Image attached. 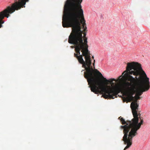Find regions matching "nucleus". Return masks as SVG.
Instances as JSON below:
<instances>
[{"label": "nucleus", "mask_w": 150, "mask_h": 150, "mask_svg": "<svg viewBox=\"0 0 150 150\" xmlns=\"http://www.w3.org/2000/svg\"><path fill=\"white\" fill-rule=\"evenodd\" d=\"M92 58H93V59H94V57H93V56H92Z\"/></svg>", "instance_id": "nucleus-15"}, {"label": "nucleus", "mask_w": 150, "mask_h": 150, "mask_svg": "<svg viewBox=\"0 0 150 150\" xmlns=\"http://www.w3.org/2000/svg\"><path fill=\"white\" fill-rule=\"evenodd\" d=\"M95 60H93V66H94V68H95L94 65H95Z\"/></svg>", "instance_id": "nucleus-14"}, {"label": "nucleus", "mask_w": 150, "mask_h": 150, "mask_svg": "<svg viewBox=\"0 0 150 150\" xmlns=\"http://www.w3.org/2000/svg\"><path fill=\"white\" fill-rule=\"evenodd\" d=\"M74 57H76L77 59L78 58V57H79V55H78V54H77L76 53L74 54Z\"/></svg>", "instance_id": "nucleus-12"}, {"label": "nucleus", "mask_w": 150, "mask_h": 150, "mask_svg": "<svg viewBox=\"0 0 150 150\" xmlns=\"http://www.w3.org/2000/svg\"><path fill=\"white\" fill-rule=\"evenodd\" d=\"M134 97V99L132 101H134V102H132L130 105L132 110V112H137V110L138 109L137 108L138 105L137 103V100H139L141 98L139 96L136 95V96Z\"/></svg>", "instance_id": "nucleus-9"}, {"label": "nucleus", "mask_w": 150, "mask_h": 150, "mask_svg": "<svg viewBox=\"0 0 150 150\" xmlns=\"http://www.w3.org/2000/svg\"><path fill=\"white\" fill-rule=\"evenodd\" d=\"M138 113H132L134 118L131 121L127 120L125 121L121 117H119L122 124V125L125 124L124 125L120 126L121 128L123 129L124 134L122 140L124 141V144H127L124 150H125L131 146L132 144V138L137 134V130L140 129L141 125L143 124V120L141 119L140 117L141 121L138 123Z\"/></svg>", "instance_id": "nucleus-3"}, {"label": "nucleus", "mask_w": 150, "mask_h": 150, "mask_svg": "<svg viewBox=\"0 0 150 150\" xmlns=\"http://www.w3.org/2000/svg\"><path fill=\"white\" fill-rule=\"evenodd\" d=\"M86 32H83V37L84 38L86 37Z\"/></svg>", "instance_id": "nucleus-13"}, {"label": "nucleus", "mask_w": 150, "mask_h": 150, "mask_svg": "<svg viewBox=\"0 0 150 150\" xmlns=\"http://www.w3.org/2000/svg\"><path fill=\"white\" fill-rule=\"evenodd\" d=\"M79 62L82 64V67L85 68L86 71L84 73V77L87 79L91 88V91L93 93L97 92L96 86L97 81L93 75L94 70L91 66V62L90 54L83 53V55H80L77 59Z\"/></svg>", "instance_id": "nucleus-4"}, {"label": "nucleus", "mask_w": 150, "mask_h": 150, "mask_svg": "<svg viewBox=\"0 0 150 150\" xmlns=\"http://www.w3.org/2000/svg\"><path fill=\"white\" fill-rule=\"evenodd\" d=\"M80 1H81V0H67L65 4L64 9Z\"/></svg>", "instance_id": "nucleus-10"}, {"label": "nucleus", "mask_w": 150, "mask_h": 150, "mask_svg": "<svg viewBox=\"0 0 150 150\" xmlns=\"http://www.w3.org/2000/svg\"><path fill=\"white\" fill-rule=\"evenodd\" d=\"M82 34L83 33L81 32V31L79 30L77 31L76 33H70L69 38L75 42V43L76 44L82 45L83 47L86 49L87 52H88V46L87 44V37L84 38V40L83 42Z\"/></svg>", "instance_id": "nucleus-7"}, {"label": "nucleus", "mask_w": 150, "mask_h": 150, "mask_svg": "<svg viewBox=\"0 0 150 150\" xmlns=\"http://www.w3.org/2000/svg\"><path fill=\"white\" fill-rule=\"evenodd\" d=\"M68 42L69 43L73 44L75 46V50L77 53V54H78V55H79L80 56V51L82 52V55H83V53L84 52L86 54H90V52L89 50H88V52H87L86 49L83 47L82 45L76 44L75 43V42L69 38H68Z\"/></svg>", "instance_id": "nucleus-8"}, {"label": "nucleus", "mask_w": 150, "mask_h": 150, "mask_svg": "<svg viewBox=\"0 0 150 150\" xmlns=\"http://www.w3.org/2000/svg\"><path fill=\"white\" fill-rule=\"evenodd\" d=\"M82 0L64 9L62 17V25L64 28H72L71 33H76L77 31L81 30L83 27L86 26L83 11L82 8L81 3Z\"/></svg>", "instance_id": "nucleus-2"}, {"label": "nucleus", "mask_w": 150, "mask_h": 150, "mask_svg": "<svg viewBox=\"0 0 150 150\" xmlns=\"http://www.w3.org/2000/svg\"><path fill=\"white\" fill-rule=\"evenodd\" d=\"M126 69L122 74L124 80L121 84V89L109 88H104L103 90L108 94L106 97L114 98L117 97L118 93L122 92L125 97H122L124 102H130L134 99L133 95L136 93V95L140 96L143 92L147 91L150 88L149 78L147 77L141 64L136 62H128Z\"/></svg>", "instance_id": "nucleus-1"}, {"label": "nucleus", "mask_w": 150, "mask_h": 150, "mask_svg": "<svg viewBox=\"0 0 150 150\" xmlns=\"http://www.w3.org/2000/svg\"><path fill=\"white\" fill-rule=\"evenodd\" d=\"M83 28L84 32H87V27L86 26H85V27H83Z\"/></svg>", "instance_id": "nucleus-11"}, {"label": "nucleus", "mask_w": 150, "mask_h": 150, "mask_svg": "<svg viewBox=\"0 0 150 150\" xmlns=\"http://www.w3.org/2000/svg\"><path fill=\"white\" fill-rule=\"evenodd\" d=\"M96 70L98 74L100 76L101 78L103 79V82L101 83H99L97 79L95 77V78L97 81L96 86L97 87V93H94L96 94H97L99 92V88L98 86H100L101 91L104 93L103 96L104 98H108L110 99H112V98H110L108 97H106L105 95H108V94L106 93V92L103 90V88H105L108 89L109 88H110L114 89L118 88L121 89V84L122 81L124 79L123 76L122 77H121L122 76H120L119 77V78L116 80L114 79H111L108 80L106 78L104 77L101 73L98 71L97 70Z\"/></svg>", "instance_id": "nucleus-5"}, {"label": "nucleus", "mask_w": 150, "mask_h": 150, "mask_svg": "<svg viewBox=\"0 0 150 150\" xmlns=\"http://www.w3.org/2000/svg\"><path fill=\"white\" fill-rule=\"evenodd\" d=\"M29 0H18L12 4L11 6H8L3 11L0 12V28L2 27V24L4 23L3 19L5 17L8 18L11 14L15 11L18 10L21 8L25 7V5L27 2H28Z\"/></svg>", "instance_id": "nucleus-6"}]
</instances>
